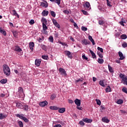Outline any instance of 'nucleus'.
<instances>
[{"label": "nucleus", "mask_w": 127, "mask_h": 127, "mask_svg": "<svg viewBox=\"0 0 127 127\" xmlns=\"http://www.w3.org/2000/svg\"><path fill=\"white\" fill-rule=\"evenodd\" d=\"M2 68L4 74L6 76H9L10 75V69H9L8 65L4 64L2 66Z\"/></svg>", "instance_id": "nucleus-1"}, {"label": "nucleus", "mask_w": 127, "mask_h": 127, "mask_svg": "<svg viewBox=\"0 0 127 127\" xmlns=\"http://www.w3.org/2000/svg\"><path fill=\"white\" fill-rule=\"evenodd\" d=\"M18 90L19 98H21V99H22V98H24L25 95H24V92H23V88L21 87H19Z\"/></svg>", "instance_id": "nucleus-2"}, {"label": "nucleus", "mask_w": 127, "mask_h": 127, "mask_svg": "<svg viewBox=\"0 0 127 127\" xmlns=\"http://www.w3.org/2000/svg\"><path fill=\"white\" fill-rule=\"evenodd\" d=\"M83 7L86 10H90L91 9V5L90 2L88 1L84 2Z\"/></svg>", "instance_id": "nucleus-3"}, {"label": "nucleus", "mask_w": 127, "mask_h": 127, "mask_svg": "<svg viewBox=\"0 0 127 127\" xmlns=\"http://www.w3.org/2000/svg\"><path fill=\"white\" fill-rule=\"evenodd\" d=\"M59 72L61 73V74L63 76H67V73H66V70L64 69L63 68H59Z\"/></svg>", "instance_id": "nucleus-4"}, {"label": "nucleus", "mask_w": 127, "mask_h": 127, "mask_svg": "<svg viewBox=\"0 0 127 127\" xmlns=\"http://www.w3.org/2000/svg\"><path fill=\"white\" fill-rule=\"evenodd\" d=\"M41 64V59H36L35 61V64L37 67H39Z\"/></svg>", "instance_id": "nucleus-5"}, {"label": "nucleus", "mask_w": 127, "mask_h": 127, "mask_svg": "<svg viewBox=\"0 0 127 127\" xmlns=\"http://www.w3.org/2000/svg\"><path fill=\"white\" fill-rule=\"evenodd\" d=\"M119 77L121 78V79H122V81H123V82L124 81H127V76L123 74V73H120Z\"/></svg>", "instance_id": "nucleus-6"}, {"label": "nucleus", "mask_w": 127, "mask_h": 127, "mask_svg": "<svg viewBox=\"0 0 127 127\" xmlns=\"http://www.w3.org/2000/svg\"><path fill=\"white\" fill-rule=\"evenodd\" d=\"M48 105V102H47V101H43L39 103V106L42 107H45V106H47Z\"/></svg>", "instance_id": "nucleus-7"}, {"label": "nucleus", "mask_w": 127, "mask_h": 127, "mask_svg": "<svg viewBox=\"0 0 127 127\" xmlns=\"http://www.w3.org/2000/svg\"><path fill=\"white\" fill-rule=\"evenodd\" d=\"M74 103L77 107H80V106H81V100H79L78 99H76L74 100Z\"/></svg>", "instance_id": "nucleus-8"}, {"label": "nucleus", "mask_w": 127, "mask_h": 127, "mask_svg": "<svg viewBox=\"0 0 127 127\" xmlns=\"http://www.w3.org/2000/svg\"><path fill=\"white\" fill-rule=\"evenodd\" d=\"M83 122L84 123H86L87 124H91L92 122H93V120L92 119H89L88 118L83 119L82 120Z\"/></svg>", "instance_id": "nucleus-9"}, {"label": "nucleus", "mask_w": 127, "mask_h": 127, "mask_svg": "<svg viewBox=\"0 0 127 127\" xmlns=\"http://www.w3.org/2000/svg\"><path fill=\"white\" fill-rule=\"evenodd\" d=\"M0 33L3 34L4 36H6V32L1 27H0Z\"/></svg>", "instance_id": "nucleus-10"}, {"label": "nucleus", "mask_w": 127, "mask_h": 127, "mask_svg": "<svg viewBox=\"0 0 127 127\" xmlns=\"http://www.w3.org/2000/svg\"><path fill=\"white\" fill-rule=\"evenodd\" d=\"M64 53L65 55H67L68 58L72 59V54H71V52H70L69 51H65Z\"/></svg>", "instance_id": "nucleus-11"}, {"label": "nucleus", "mask_w": 127, "mask_h": 127, "mask_svg": "<svg viewBox=\"0 0 127 127\" xmlns=\"http://www.w3.org/2000/svg\"><path fill=\"white\" fill-rule=\"evenodd\" d=\"M119 56L120 57L119 60H124L125 59V56H124V54L121 51L118 53Z\"/></svg>", "instance_id": "nucleus-12"}, {"label": "nucleus", "mask_w": 127, "mask_h": 127, "mask_svg": "<svg viewBox=\"0 0 127 127\" xmlns=\"http://www.w3.org/2000/svg\"><path fill=\"white\" fill-rule=\"evenodd\" d=\"M52 2H55L57 3L58 5L60 6V4L61 3V0H50Z\"/></svg>", "instance_id": "nucleus-13"}, {"label": "nucleus", "mask_w": 127, "mask_h": 127, "mask_svg": "<svg viewBox=\"0 0 127 127\" xmlns=\"http://www.w3.org/2000/svg\"><path fill=\"white\" fill-rule=\"evenodd\" d=\"M12 13H11L12 15L14 16H17L18 18H19V15L16 12V11L15 10H12Z\"/></svg>", "instance_id": "nucleus-14"}, {"label": "nucleus", "mask_w": 127, "mask_h": 127, "mask_svg": "<svg viewBox=\"0 0 127 127\" xmlns=\"http://www.w3.org/2000/svg\"><path fill=\"white\" fill-rule=\"evenodd\" d=\"M14 51H17V52H21L22 51V50L21 49V48H20V47H19V46H16L15 47Z\"/></svg>", "instance_id": "nucleus-15"}, {"label": "nucleus", "mask_w": 127, "mask_h": 127, "mask_svg": "<svg viewBox=\"0 0 127 127\" xmlns=\"http://www.w3.org/2000/svg\"><path fill=\"white\" fill-rule=\"evenodd\" d=\"M50 110H52V111L54 110H59V107L56 106H52L50 107Z\"/></svg>", "instance_id": "nucleus-16"}, {"label": "nucleus", "mask_w": 127, "mask_h": 127, "mask_svg": "<svg viewBox=\"0 0 127 127\" xmlns=\"http://www.w3.org/2000/svg\"><path fill=\"white\" fill-rule=\"evenodd\" d=\"M48 13H49V12H48V11L44 10L42 12V15L43 16H47V15H48Z\"/></svg>", "instance_id": "nucleus-17"}, {"label": "nucleus", "mask_w": 127, "mask_h": 127, "mask_svg": "<svg viewBox=\"0 0 127 127\" xmlns=\"http://www.w3.org/2000/svg\"><path fill=\"white\" fill-rule=\"evenodd\" d=\"M82 44H84V45H87V44H90V42L87 41L86 39L83 40L81 42Z\"/></svg>", "instance_id": "nucleus-18"}, {"label": "nucleus", "mask_w": 127, "mask_h": 127, "mask_svg": "<svg viewBox=\"0 0 127 127\" xmlns=\"http://www.w3.org/2000/svg\"><path fill=\"white\" fill-rule=\"evenodd\" d=\"M89 52H90L92 55V58L93 59H96V58H97V56H96V54H95V53H94V52H93V51L91 50H89Z\"/></svg>", "instance_id": "nucleus-19"}, {"label": "nucleus", "mask_w": 127, "mask_h": 127, "mask_svg": "<svg viewBox=\"0 0 127 127\" xmlns=\"http://www.w3.org/2000/svg\"><path fill=\"white\" fill-rule=\"evenodd\" d=\"M16 106L18 109H22V104L19 102L16 103Z\"/></svg>", "instance_id": "nucleus-20"}, {"label": "nucleus", "mask_w": 127, "mask_h": 127, "mask_svg": "<svg viewBox=\"0 0 127 127\" xmlns=\"http://www.w3.org/2000/svg\"><path fill=\"white\" fill-rule=\"evenodd\" d=\"M65 111H66L65 108H62L59 109V113L60 114H63V113H65Z\"/></svg>", "instance_id": "nucleus-21"}, {"label": "nucleus", "mask_w": 127, "mask_h": 127, "mask_svg": "<svg viewBox=\"0 0 127 127\" xmlns=\"http://www.w3.org/2000/svg\"><path fill=\"white\" fill-rule=\"evenodd\" d=\"M41 22L42 24H47V20H46V18L43 17L41 19Z\"/></svg>", "instance_id": "nucleus-22"}, {"label": "nucleus", "mask_w": 127, "mask_h": 127, "mask_svg": "<svg viewBox=\"0 0 127 127\" xmlns=\"http://www.w3.org/2000/svg\"><path fill=\"white\" fill-rule=\"evenodd\" d=\"M33 47H34V42H30L29 43V48L32 50H33Z\"/></svg>", "instance_id": "nucleus-23"}, {"label": "nucleus", "mask_w": 127, "mask_h": 127, "mask_svg": "<svg viewBox=\"0 0 127 127\" xmlns=\"http://www.w3.org/2000/svg\"><path fill=\"white\" fill-rule=\"evenodd\" d=\"M88 39L91 41V42H92L93 45H95V44H96V43H95V41L94 40V39H93V37H92V36H89Z\"/></svg>", "instance_id": "nucleus-24"}, {"label": "nucleus", "mask_w": 127, "mask_h": 127, "mask_svg": "<svg viewBox=\"0 0 127 127\" xmlns=\"http://www.w3.org/2000/svg\"><path fill=\"white\" fill-rule=\"evenodd\" d=\"M41 6H43V7H47L48 6V4H47V2H41Z\"/></svg>", "instance_id": "nucleus-25"}, {"label": "nucleus", "mask_w": 127, "mask_h": 127, "mask_svg": "<svg viewBox=\"0 0 127 127\" xmlns=\"http://www.w3.org/2000/svg\"><path fill=\"white\" fill-rule=\"evenodd\" d=\"M24 111H26V112H27V111H28V105H24L22 106V108Z\"/></svg>", "instance_id": "nucleus-26"}, {"label": "nucleus", "mask_w": 127, "mask_h": 127, "mask_svg": "<svg viewBox=\"0 0 127 127\" xmlns=\"http://www.w3.org/2000/svg\"><path fill=\"white\" fill-rule=\"evenodd\" d=\"M102 122H103L104 123H110V121L109 120V119H108V118H106V117H104L102 118Z\"/></svg>", "instance_id": "nucleus-27"}, {"label": "nucleus", "mask_w": 127, "mask_h": 127, "mask_svg": "<svg viewBox=\"0 0 127 127\" xmlns=\"http://www.w3.org/2000/svg\"><path fill=\"white\" fill-rule=\"evenodd\" d=\"M108 69H109V72H110V73H114V69L109 64L108 65Z\"/></svg>", "instance_id": "nucleus-28"}, {"label": "nucleus", "mask_w": 127, "mask_h": 127, "mask_svg": "<svg viewBox=\"0 0 127 127\" xmlns=\"http://www.w3.org/2000/svg\"><path fill=\"white\" fill-rule=\"evenodd\" d=\"M5 118H6V115H4L2 113H0V120H3Z\"/></svg>", "instance_id": "nucleus-29"}, {"label": "nucleus", "mask_w": 127, "mask_h": 127, "mask_svg": "<svg viewBox=\"0 0 127 127\" xmlns=\"http://www.w3.org/2000/svg\"><path fill=\"white\" fill-rule=\"evenodd\" d=\"M47 24H42L43 29L44 31L47 30V29H48V27H47V26H46Z\"/></svg>", "instance_id": "nucleus-30"}, {"label": "nucleus", "mask_w": 127, "mask_h": 127, "mask_svg": "<svg viewBox=\"0 0 127 127\" xmlns=\"http://www.w3.org/2000/svg\"><path fill=\"white\" fill-rule=\"evenodd\" d=\"M104 80H100L99 84L100 85V86H102V87H105V84H104Z\"/></svg>", "instance_id": "nucleus-31"}, {"label": "nucleus", "mask_w": 127, "mask_h": 127, "mask_svg": "<svg viewBox=\"0 0 127 127\" xmlns=\"http://www.w3.org/2000/svg\"><path fill=\"white\" fill-rule=\"evenodd\" d=\"M50 13L53 17H55V16H56V13L55 11L51 10Z\"/></svg>", "instance_id": "nucleus-32"}, {"label": "nucleus", "mask_w": 127, "mask_h": 127, "mask_svg": "<svg viewBox=\"0 0 127 127\" xmlns=\"http://www.w3.org/2000/svg\"><path fill=\"white\" fill-rule=\"evenodd\" d=\"M111 87L108 86L106 88L105 91L106 93H109V92H111Z\"/></svg>", "instance_id": "nucleus-33"}, {"label": "nucleus", "mask_w": 127, "mask_h": 127, "mask_svg": "<svg viewBox=\"0 0 127 127\" xmlns=\"http://www.w3.org/2000/svg\"><path fill=\"white\" fill-rule=\"evenodd\" d=\"M97 62H98L99 64H103V63H104V60L103 59L99 58Z\"/></svg>", "instance_id": "nucleus-34"}, {"label": "nucleus", "mask_w": 127, "mask_h": 127, "mask_svg": "<svg viewBox=\"0 0 127 127\" xmlns=\"http://www.w3.org/2000/svg\"><path fill=\"white\" fill-rule=\"evenodd\" d=\"M41 47L42 49H43V50H44V51H46V50H47V48L44 45H41Z\"/></svg>", "instance_id": "nucleus-35"}, {"label": "nucleus", "mask_w": 127, "mask_h": 127, "mask_svg": "<svg viewBox=\"0 0 127 127\" xmlns=\"http://www.w3.org/2000/svg\"><path fill=\"white\" fill-rule=\"evenodd\" d=\"M124 103V100L122 99H119L117 101V104H118V105H122Z\"/></svg>", "instance_id": "nucleus-36"}, {"label": "nucleus", "mask_w": 127, "mask_h": 127, "mask_svg": "<svg viewBox=\"0 0 127 127\" xmlns=\"http://www.w3.org/2000/svg\"><path fill=\"white\" fill-rule=\"evenodd\" d=\"M49 40L50 42H52V43H53V41H54V39L53 38V37L52 36L49 37Z\"/></svg>", "instance_id": "nucleus-37"}, {"label": "nucleus", "mask_w": 127, "mask_h": 127, "mask_svg": "<svg viewBox=\"0 0 127 127\" xmlns=\"http://www.w3.org/2000/svg\"><path fill=\"white\" fill-rule=\"evenodd\" d=\"M0 83H1V84H5V83H6L7 82V80H6V79H1L0 81Z\"/></svg>", "instance_id": "nucleus-38"}, {"label": "nucleus", "mask_w": 127, "mask_h": 127, "mask_svg": "<svg viewBox=\"0 0 127 127\" xmlns=\"http://www.w3.org/2000/svg\"><path fill=\"white\" fill-rule=\"evenodd\" d=\"M95 101L96 102L97 105H98V106H101V104H102L101 100L99 99H96Z\"/></svg>", "instance_id": "nucleus-39"}, {"label": "nucleus", "mask_w": 127, "mask_h": 127, "mask_svg": "<svg viewBox=\"0 0 127 127\" xmlns=\"http://www.w3.org/2000/svg\"><path fill=\"white\" fill-rule=\"evenodd\" d=\"M55 33L54 34V35L55 36V38H58L59 37V34L58 33V32L55 31Z\"/></svg>", "instance_id": "nucleus-40"}, {"label": "nucleus", "mask_w": 127, "mask_h": 127, "mask_svg": "<svg viewBox=\"0 0 127 127\" xmlns=\"http://www.w3.org/2000/svg\"><path fill=\"white\" fill-rule=\"evenodd\" d=\"M122 47H123V48H127V43L126 42H124L122 44Z\"/></svg>", "instance_id": "nucleus-41"}, {"label": "nucleus", "mask_w": 127, "mask_h": 127, "mask_svg": "<svg viewBox=\"0 0 127 127\" xmlns=\"http://www.w3.org/2000/svg\"><path fill=\"white\" fill-rule=\"evenodd\" d=\"M121 39H127V35L123 34L121 36Z\"/></svg>", "instance_id": "nucleus-42"}, {"label": "nucleus", "mask_w": 127, "mask_h": 127, "mask_svg": "<svg viewBox=\"0 0 127 127\" xmlns=\"http://www.w3.org/2000/svg\"><path fill=\"white\" fill-rule=\"evenodd\" d=\"M42 58L44 59V60H48V59H49V58L48 57V56H42Z\"/></svg>", "instance_id": "nucleus-43"}, {"label": "nucleus", "mask_w": 127, "mask_h": 127, "mask_svg": "<svg viewBox=\"0 0 127 127\" xmlns=\"http://www.w3.org/2000/svg\"><path fill=\"white\" fill-rule=\"evenodd\" d=\"M18 124L19 125V127H23V123L21 121H18Z\"/></svg>", "instance_id": "nucleus-44"}, {"label": "nucleus", "mask_w": 127, "mask_h": 127, "mask_svg": "<svg viewBox=\"0 0 127 127\" xmlns=\"http://www.w3.org/2000/svg\"><path fill=\"white\" fill-rule=\"evenodd\" d=\"M56 98V94H52V95H51V100H54V99H55Z\"/></svg>", "instance_id": "nucleus-45"}, {"label": "nucleus", "mask_w": 127, "mask_h": 127, "mask_svg": "<svg viewBox=\"0 0 127 127\" xmlns=\"http://www.w3.org/2000/svg\"><path fill=\"white\" fill-rule=\"evenodd\" d=\"M97 55H98L99 57H100V58H103V54L100 52H97Z\"/></svg>", "instance_id": "nucleus-46"}, {"label": "nucleus", "mask_w": 127, "mask_h": 127, "mask_svg": "<svg viewBox=\"0 0 127 127\" xmlns=\"http://www.w3.org/2000/svg\"><path fill=\"white\" fill-rule=\"evenodd\" d=\"M82 13H83V14H84V15H89V14L88 13V12L84 10H81Z\"/></svg>", "instance_id": "nucleus-47"}, {"label": "nucleus", "mask_w": 127, "mask_h": 127, "mask_svg": "<svg viewBox=\"0 0 127 127\" xmlns=\"http://www.w3.org/2000/svg\"><path fill=\"white\" fill-rule=\"evenodd\" d=\"M35 23V22L34 21V20H33V19H31L29 22V23L30 24V25H32L34 24Z\"/></svg>", "instance_id": "nucleus-48"}, {"label": "nucleus", "mask_w": 127, "mask_h": 127, "mask_svg": "<svg viewBox=\"0 0 127 127\" xmlns=\"http://www.w3.org/2000/svg\"><path fill=\"white\" fill-rule=\"evenodd\" d=\"M107 0V3L108 6H109L110 7H112V5L111 4V2L109 1V0Z\"/></svg>", "instance_id": "nucleus-49"}, {"label": "nucleus", "mask_w": 127, "mask_h": 127, "mask_svg": "<svg viewBox=\"0 0 127 127\" xmlns=\"http://www.w3.org/2000/svg\"><path fill=\"white\" fill-rule=\"evenodd\" d=\"M122 91L123 92H124V93H126V94H127V88L125 87L123 88Z\"/></svg>", "instance_id": "nucleus-50"}, {"label": "nucleus", "mask_w": 127, "mask_h": 127, "mask_svg": "<svg viewBox=\"0 0 127 127\" xmlns=\"http://www.w3.org/2000/svg\"><path fill=\"white\" fill-rule=\"evenodd\" d=\"M87 29H88L86 27H84V26L81 27V30H82V31H87Z\"/></svg>", "instance_id": "nucleus-51"}, {"label": "nucleus", "mask_w": 127, "mask_h": 127, "mask_svg": "<svg viewBox=\"0 0 127 127\" xmlns=\"http://www.w3.org/2000/svg\"><path fill=\"white\" fill-rule=\"evenodd\" d=\"M97 49L99 51H100V52H101V53H103L104 52V50L102 48H100L98 47L97 48Z\"/></svg>", "instance_id": "nucleus-52"}, {"label": "nucleus", "mask_w": 127, "mask_h": 127, "mask_svg": "<svg viewBox=\"0 0 127 127\" xmlns=\"http://www.w3.org/2000/svg\"><path fill=\"white\" fill-rule=\"evenodd\" d=\"M120 24H121V25H122V26H125V24L126 23L125 21H121L120 22H119Z\"/></svg>", "instance_id": "nucleus-53"}, {"label": "nucleus", "mask_w": 127, "mask_h": 127, "mask_svg": "<svg viewBox=\"0 0 127 127\" xmlns=\"http://www.w3.org/2000/svg\"><path fill=\"white\" fill-rule=\"evenodd\" d=\"M99 24H100V25H103V24H104V21L103 20H99Z\"/></svg>", "instance_id": "nucleus-54"}, {"label": "nucleus", "mask_w": 127, "mask_h": 127, "mask_svg": "<svg viewBox=\"0 0 127 127\" xmlns=\"http://www.w3.org/2000/svg\"><path fill=\"white\" fill-rule=\"evenodd\" d=\"M75 83H78V82H83V79H78L77 80H75Z\"/></svg>", "instance_id": "nucleus-55"}, {"label": "nucleus", "mask_w": 127, "mask_h": 127, "mask_svg": "<svg viewBox=\"0 0 127 127\" xmlns=\"http://www.w3.org/2000/svg\"><path fill=\"white\" fill-rule=\"evenodd\" d=\"M23 121H24L25 122V123H28V122H29L28 119H27V118H26L25 117H24V119H23Z\"/></svg>", "instance_id": "nucleus-56"}, {"label": "nucleus", "mask_w": 127, "mask_h": 127, "mask_svg": "<svg viewBox=\"0 0 127 127\" xmlns=\"http://www.w3.org/2000/svg\"><path fill=\"white\" fill-rule=\"evenodd\" d=\"M82 59H83L84 60H88V58H87V57H86V56L85 55H83L82 56Z\"/></svg>", "instance_id": "nucleus-57"}, {"label": "nucleus", "mask_w": 127, "mask_h": 127, "mask_svg": "<svg viewBox=\"0 0 127 127\" xmlns=\"http://www.w3.org/2000/svg\"><path fill=\"white\" fill-rule=\"evenodd\" d=\"M52 20L53 24H54V25L56 24V23H58L57 21H56V20L55 19H52Z\"/></svg>", "instance_id": "nucleus-58"}, {"label": "nucleus", "mask_w": 127, "mask_h": 127, "mask_svg": "<svg viewBox=\"0 0 127 127\" xmlns=\"http://www.w3.org/2000/svg\"><path fill=\"white\" fill-rule=\"evenodd\" d=\"M55 26H56V27H57L58 28H60V25L58 23H56L55 25Z\"/></svg>", "instance_id": "nucleus-59"}, {"label": "nucleus", "mask_w": 127, "mask_h": 127, "mask_svg": "<svg viewBox=\"0 0 127 127\" xmlns=\"http://www.w3.org/2000/svg\"><path fill=\"white\" fill-rule=\"evenodd\" d=\"M14 37H16V36H17V32L16 31H14L12 32Z\"/></svg>", "instance_id": "nucleus-60"}, {"label": "nucleus", "mask_w": 127, "mask_h": 127, "mask_svg": "<svg viewBox=\"0 0 127 127\" xmlns=\"http://www.w3.org/2000/svg\"><path fill=\"white\" fill-rule=\"evenodd\" d=\"M79 125H80V126H85V123H84L83 121H80Z\"/></svg>", "instance_id": "nucleus-61"}, {"label": "nucleus", "mask_w": 127, "mask_h": 127, "mask_svg": "<svg viewBox=\"0 0 127 127\" xmlns=\"http://www.w3.org/2000/svg\"><path fill=\"white\" fill-rule=\"evenodd\" d=\"M44 39L43 38H39V39H38V41L39 42H42V41H43Z\"/></svg>", "instance_id": "nucleus-62"}, {"label": "nucleus", "mask_w": 127, "mask_h": 127, "mask_svg": "<svg viewBox=\"0 0 127 127\" xmlns=\"http://www.w3.org/2000/svg\"><path fill=\"white\" fill-rule=\"evenodd\" d=\"M54 127H62V126H61V125L60 124H57L55 125Z\"/></svg>", "instance_id": "nucleus-63"}, {"label": "nucleus", "mask_w": 127, "mask_h": 127, "mask_svg": "<svg viewBox=\"0 0 127 127\" xmlns=\"http://www.w3.org/2000/svg\"><path fill=\"white\" fill-rule=\"evenodd\" d=\"M73 26H74V27H76V28L77 29L79 28V27H78V25H77L76 23H74Z\"/></svg>", "instance_id": "nucleus-64"}]
</instances>
